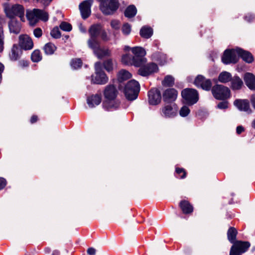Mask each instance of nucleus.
<instances>
[{"label":"nucleus","mask_w":255,"mask_h":255,"mask_svg":"<svg viewBox=\"0 0 255 255\" xmlns=\"http://www.w3.org/2000/svg\"><path fill=\"white\" fill-rule=\"evenodd\" d=\"M119 92L116 86L110 84L105 87L103 91L104 98H117Z\"/></svg>","instance_id":"obj_17"},{"label":"nucleus","mask_w":255,"mask_h":255,"mask_svg":"<svg viewBox=\"0 0 255 255\" xmlns=\"http://www.w3.org/2000/svg\"><path fill=\"white\" fill-rule=\"evenodd\" d=\"M20 55V50L16 45H13L11 48V52L9 54V57L11 60L15 61L17 60Z\"/></svg>","instance_id":"obj_33"},{"label":"nucleus","mask_w":255,"mask_h":255,"mask_svg":"<svg viewBox=\"0 0 255 255\" xmlns=\"http://www.w3.org/2000/svg\"><path fill=\"white\" fill-rule=\"evenodd\" d=\"M56 46L51 42H48L43 46V50L46 55H52L56 50Z\"/></svg>","instance_id":"obj_30"},{"label":"nucleus","mask_w":255,"mask_h":255,"mask_svg":"<svg viewBox=\"0 0 255 255\" xmlns=\"http://www.w3.org/2000/svg\"><path fill=\"white\" fill-rule=\"evenodd\" d=\"M237 49L238 58L241 57L244 61L249 63L253 61V56L251 53L239 48H237Z\"/></svg>","instance_id":"obj_24"},{"label":"nucleus","mask_w":255,"mask_h":255,"mask_svg":"<svg viewBox=\"0 0 255 255\" xmlns=\"http://www.w3.org/2000/svg\"><path fill=\"white\" fill-rule=\"evenodd\" d=\"M181 95L189 105H192L197 103L199 100L198 93L195 89H185L182 91Z\"/></svg>","instance_id":"obj_7"},{"label":"nucleus","mask_w":255,"mask_h":255,"mask_svg":"<svg viewBox=\"0 0 255 255\" xmlns=\"http://www.w3.org/2000/svg\"><path fill=\"white\" fill-rule=\"evenodd\" d=\"M217 108L220 109H226L228 108V102L227 101L220 102L217 105Z\"/></svg>","instance_id":"obj_50"},{"label":"nucleus","mask_w":255,"mask_h":255,"mask_svg":"<svg viewBox=\"0 0 255 255\" xmlns=\"http://www.w3.org/2000/svg\"><path fill=\"white\" fill-rule=\"evenodd\" d=\"M38 120V117L36 115H33L31 116L30 119V122L31 124H33L35 123Z\"/></svg>","instance_id":"obj_53"},{"label":"nucleus","mask_w":255,"mask_h":255,"mask_svg":"<svg viewBox=\"0 0 255 255\" xmlns=\"http://www.w3.org/2000/svg\"><path fill=\"white\" fill-rule=\"evenodd\" d=\"M51 36L54 38H58L61 36L60 32L57 27H54L50 32Z\"/></svg>","instance_id":"obj_47"},{"label":"nucleus","mask_w":255,"mask_h":255,"mask_svg":"<svg viewBox=\"0 0 255 255\" xmlns=\"http://www.w3.org/2000/svg\"><path fill=\"white\" fill-rule=\"evenodd\" d=\"M4 35L3 27L0 26V53L3 51L4 48Z\"/></svg>","instance_id":"obj_43"},{"label":"nucleus","mask_w":255,"mask_h":255,"mask_svg":"<svg viewBox=\"0 0 255 255\" xmlns=\"http://www.w3.org/2000/svg\"><path fill=\"white\" fill-rule=\"evenodd\" d=\"M161 57L162 60L161 62H160V64L161 65H163L164 63H165L166 62V58L165 56L163 54H162L161 55Z\"/></svg>","instance_id":"obj_60"},{"label":"nucleus","mask_w":255,"mask_h":255,"mask_svg":"<svg viewBox=\"0 0 255 255\" xmlns=\"http://www.w3.org/2000/svg\"><path fill=\"white\" fill-rule=\"evenodd\" d=\"M94 53L99 59H102L105 57H110L112 55V51L110 49L108 48H102L100 46Z\"/></svg>","instance_id":"obj_25"},{"label":"nucleus","mask_w":255,"mask_h":255,"mask_svg":"<svg viewBox=\"0 0 255 255\" xmlns=\"http://www.w3.org/2000/svg\"><path fill=\"white\" fill-rule=\"evenodd\" d=\"M18 44L21 49L24 50H31L34 46L32 38L27 34H21L19 36Z\"/></svg>","instance_id":"obj_10"},{"label":"nucleus","mask_w":255,"mask_h":255,"mask_svg":"<svg viewBox=\"0 0 255 255\" xmlns=\"http://www.w3.org/2000/svg\"><path fill=\"white\" fill-rule=\"evenodd\" d=\"M101 39L104 42H107L111 39L110 35L103 28L100 34Z\"/></svg>","instance_id":"obj_45"},{"label":"nucleus","mask_w":255,"mask_h":255,"mask_svg":"<svg viewBox=\"0 0 255 255\" xmlns=\"http://www.w3.org/2000/svg\"><path fill=\"white\" fill-rule=\"evenodd\" d=\"M140 86L138 82L134 80H130L125 86V96L128 100H134L137 98Z\"/></svg>","instance_id":"obj_2"},{"label":"nucleus","mask_w":255,"mask_h":255,"mask_svg":"<svg viewBox=\"0 0 255 255\" xmlns=\"http://www.w3.org/2000/svg\"><path fill=\"white\" fill-rule=\"evenodd\" d=\"M243 85L242 79L238 76H234L231 80V88L234 90L240 89Z\"/></svg>","instance_id":"obj_28"},{"label":"nucleus","mask_w":255,"mask_h":255,"mask_svg":"<svg viewBox=\"0 0 255 255\" xmlns=\"http://www.w3.org/2000/svg\"><path fill=\"white\" fill-rule=\"evenodd\" d=\"M93 0H86L83 1L79 5V9L83 19H86L91 14V7L92 6Z\"/></svg>","instance_id":"obj_15"},{"label":"nucleus","mask_w":255,"mask_h":255,"mask_svg":"<svg viewBox=\"0 0 255 255\" xmlns=\"http://www.w3.org/2000/svg\"><path fill=\"white\" fill-rule=\"evenodd\" d=\"M251 102L253 107L255 109V94L253 95L251 97Z\"/></svg>","instance_id":"obj_59"},{"label":"nucleus","mask_w":255,"mask_h":255,"mask_svg":"<svg viewBox=\"0 0 255 255\" xmlns=\"http://www.w3.org/2000/svg\"><path fill=\"white\" fill-rule=\"evenodd\" d=\"M152 29L149 27L144 26L141 28L140 31V34L141 37L144 38H148L152 35Z\"/></svg>","instance_id":"obj_36"},{"label":"nucleus","mask_w":255,"mask_h":255,"mask_svg":"<svg viewBox=\"0 0 255 255\" xmlns=\"http://www.w3.org/2000/svg\"><path fill=\"white\" fill-rule=\"evenodd\" d=\"M131 76V74L126 70H120L118 74V79L119 82H122L125 80L129 79Z\"/></svg>","instance_id":"obj_34"},{"label":"nucleus","mask_w":255,"mask_h":255,"mask_svg":"<svg viewBox=\"0 0 255 255\" xmlns=\"http://www.w3.org/2000/svg\"><path fill=\"white\" fill-rule=\"evenodd\" d=\"M244 79L246 85L250 89L255 90V75L251 73H247L244 75Z\"/></svg>","instance_id":"obj_22"},{"label":"nucleus","mask_w":255,"mask_h":255,"mask_svg":"<svg viewBox=\"0 0 255 255\" xmlns=\"http://www.w3.org/2000/svg\"><path fill=\"white\" fill-rule=\"evenodd\" d=\"M88 45L94 52L100 46L97 38L90 37L87 41Z\"/></svg>","instance_id":"obj_29"},{"label":"nucleus","mask_w":255,"mask_h":255,"mask_svg":"<svg viewBox=\"0 0 255 255\" xmlns=\"http://www.w3.org/2000/svg\"><path fill=\"white\" fill-rule=\"evenodd\" d=\"M119 3L117 0H106L100 5V8L106 15L113 14L118 8Z\"/></svg>","instance_id":"obj_6"},{"label":"nucleus","mask_w":255,"mask_h":255,"mask_svg":"<svg viewBox=\"0 0 255 255\" xmlns=\"http://www.w3.org/2000/svg\"><path fill=\"white\" fill-rule=\"evenodd\" d=\"M245 128L241 126H238L236 128V132L238 134H241L242 132L244 131Z\"/></svg>","instance_id":"obj_54"},{"label":"nucleus","mask_w":255,"mask_h":255,"mask_svg":"<svg viewBox=\"0 0 255 255\" xmlns=\"http://www.w3.org/2000/svg\"><path fill=\"white\" fill-rule=\"evenodd\" d=\"M95 75L92 76V81L97 84L104 85L108 81V78L102 70L101 63L99 62L95 64Z\"/></svg>","instance_id":"obj_5"},{"label":"nucleus","mask_w":255,"mask_h":255,"mask_svg":"<svg viewBox=\"0 0 255 255\" xmlns=\"http://www.w3.org/2000/svg\"><path fill=\"white\" fill-rule=\"evenodd\" d=\"M162 84L165 87H171L174 84V79L172 76L167 75L162 81Z\"/></svg>","instance_id":"obj_39"},{"label":"nucleus","mask_w":255,"mask_h":255,"mask_svg":"<svg viewBox=\"0 0 255 255\" xmlns=\"http://www.w3.org/2000/svg\"><path fill=\"white\" fill-rule=\"evenodd\" d=\"M11 19L8 24V27L10 32H12L15 34L19 33L21 29L20 24L14 19Z\"/></svg>","instance_id":"obj_26"},{"label":"nucleus","mask_w":255,"mask_h":255,"mask_svg":"<svg viewBox=\"0 0 255 255\" xmlns=\"http://www.w3.org/2000/svg\"><path fill=\"white\" fill-rule=\"evenodd\" d=\"M6 184V180L2 177H0V190L2 189L5 186Z\"/></svg>","instance_id":"obj_52"},{"label":"nucleus","mask_w":255,"mask_h":255,"mask_svg":"<svg viewBox=\"0 0 255 255\" xmlns=\"http://www.w3.org/2000/svg\"><path fill=\"white\" fill-rule=\"evenodd\" d=\"M180 206L184 214H189L193 212V208L188 201H181Z\"/></svg>","instance_id":"obj_27"},{"label":"nucleus","mask_w":255,"mask_h":255,"mask_svg":"<svg viewBox=\"0 0 255 255\" xmlns=\"http://www.w3.org/2000/svg\"><path fill=\"white\" fill-rule=\"evenodd\" d=\"M250 16V17H251V18L252 19H253V18H254V17H253L252 16H251H251Z\"/></svg>","instance_id":"obj_64"},{"label":"nucleus","mask_w":255,"mask_h":255,"mask_svg":"<svg viewBox=\"0 0 255 255\" xmlns=\"http://www.w3.org/2000/svg\"><path fill=\"white\" fill-rule=\"evenodd\" d=\"M19 64L21 67H27L28 66V62L25 60L20 61Z\"/></svg>","instance_id":"obj_57"},{"label":"nucleus","mask_w":255,"mask_h":255,"mask_svg":"<svg viewBox=\"0 0 255 255\" xmlns=\"http://www.w3.org/2000/svg\"><path fill=\"white\" fill-rule=\"evenodd\" d=\"M103 27L100 24H94L92 25L88 30L90 37H96L100 34Z\"/></svg>","instance_id":"obj_23"},{"label":"nucleus","mask_w":255,"mask_h":255,"mask_svg":"<svg viewBox=\"0 0 255 255\" xmlns=\"http://www.w3.org/2000/svg\"><path fill=\"white\" fill-rule=\"evenodd\" d=\"M59 27L62 30L64 31H70L72 29V25L70 23L66 22H62L60 24Z\"/></svg>","instance_id":"obj_46"},{"label":"nucleus","mask_w":255,"mask_h":255,"mask_svg":"<svg viewBox=\"0 0 255 255\" xmlns=\"http://www.w3.org/2000/svg\"><path fill=\"white\" fill-rule=\"evenodd\" d=\"M238 60L237 48L226 50L222 57V61L225 64H235Z\"/></svg>","instance_id":"obj_8"},{"label":"nucleus","mask_w":255,"mask_h":255,"mask_svg":"<svg viewBox=\"0 0 255 255\" xmlns=\"http://www.w3.org/2000/svg\"><path fill=\"white\" fill-rule=\"evenodd\" d=\"M34 35L37 37L39 38L42 35V31L40 28H36L33 30Z\"/></svg>","instance_id":"obj_51"},{"label":"nucleus","mask_w":255,"mask_h":255,"mask_svg":"<svg viewBox=\"0 0 255 255\" xmlns=\"http://www.w3.org/2000/svg\"><path fill=\"white\" fill-rule=\"evenodd\" d=\"M194 84L196 87L201 88L206 91L211 89L212 83L210 79H206L202 75H199L195 79Z\"/></svg>","instance_id":"obj_12"},{"label":"nucleus","mask_w":255,"mask_h":255,"mask_svg":"<svg viewBox=\"0 0 255 255\" xmlns=\"http://www.w3.org/2000/svg\"><path fill=\"white\" fill-rule=\"evenodd\" d=\"M112 27L118 29L119 27V22L118 21H112L111 23Z\"/></svg>","instance_id":"obj_55"},{"label":"nucleus","mask_w":255,"mask_h":255,"mask_svg":"<svg viewBox=\"0 0 255 255\" xmlns=\"http://www.w3.org/2000/svg\"><path fill=\"white\" fill-rule=\"evenodd\" d=\"M237 235V230L234 227H230L227 232L228 239L231 243H233L236 240Z\"/></svg>","instance_id":"obj_37"},{"label":"nucleus","mask_w":255,"mask_h":255,"mask_svg":"<svg viewBox=\"0 0 255 255\" xmlns=\"http://www.w3.org/2000/svg\"><path fill=\"white\" fill-rule=\"evenodd\" d=\"M136 59L134 56L127 53L123 55L122 57V62L128 65H134L136 67H139V63L140 61H136Z\"/></svg>","instance_id":"obj_20"},{"label":"nucleus","mask_w":255,"mask_h":255,"mask_svg":"<svg viewBox=\"0 0 255 255\" xmlns=\"http://www.w3.org/2000/svg\"><path fill=\"white\" fill-rule=\"evenodd\" d=\"M82 62L80 58L73 59L71 61V66L74 69H77L82 66Z\"/></svg>","instance_id":"obj_40"},{"label":"nucleus","mask_w":255,"mask_h":255,"mask_svg":"<svg viewBox=\"0 0 255 255\" xmlns=\"http://www.w3.org/2000/svg\"><path fill=\"white\" fill-rule=\"evenodd\" d=\"M102 101V97L100 94L93 95L87 99V102L90 108H94L96 106L99 105Z\"/></svg>","instance_id":"obj_21"},{"label":"nucleus","mask_w":255,"mask_h":255,"mask_svg":"<svg viewBox=\"0 0 255 255\" xmlns=\"http://www.w3.org/2000/svg\"><path fill=\"white\" fill-rule=\"evenodd\" d=\"M130 49L131 50V48H130V47L128 46H126L124 48V50L126 51H129Z\"/></svg>","instance_id":"obj_61"},{"label":"nucleus","mask_w":255,"mask_h":255,"mask_svg":"<svg viewBox=\"0 0 255 255\" xmlns=\"http://www.w3.org/2000/svg\"><path fill=\"white\" fill-rule=\"evenodd\" d=\"M131 31V26L128 23H125L124 24L122 27V31L125 35L129 34Z\"/></svg>","instance_id":"obj_48"},{"label":"nucleus","mask_w":255,"mask_h":255,"mask_svg":"<svg viewBox=\"0 0 255 255\" xmlns=\"http://www.w3.org/2000/svg\"><path fill=\"white\" fill-rule=\"evenodd\" d=\"M190 110L186 106H183L179 111V115L182 117H187L190 113Z\"/></svg>","instance_id":"obj_44"},{"label":"nucleus","mask_w":255,"mask_h":255,"mask_svg":"<svg viewBox=\"0 0 255 255\" xmlns=\"http://www.w3.org/2000/svg\"><path fill=\"white\" fill-rule=\"evenodd\" d=\"M178 92L174 89H168L163 93V99L164 102L174 101L177 97Z\"/></svg>","instance_id":"obj_19"},{"label":"nucleus","mask_w":255,"mask_h":255,"mask_svg":"<svg viewBox=\"0 0 255 255\" xmlns=\"http://www.w3.org/2000/svg\"><path fill=\"white\" fill-rule=\"evenodd\" d=\"M137 12V9L135 6L133 5L128 6L125 11V16L128 18H131L134 17Z\"/></svg>","instance_id":"obj_35"},{"label":"nucleus","mask_w":255,"mask_h":255,"mask_svg":"<svg viewBox=\"0 0 255 255\" xmlns=\"http://www.w3.org/2000/svg\"><path fill=\"white\" fill-rule=\"evenodd\" d=\"M158 71L157 65L154 63H150L145 65L140 66L138 70L139 75L142 76H147Z\"/></svg>","instance_id":"obj_11"},{"label":"nucleus","mask_w":255,"mask_h":255,"mask_svg":"<svg viewBox=\"0 0 255 255\" xmlns=\"http://www.w3.org/2000/svg\"><path fill=\"white\" fill-rule=\"evenodd\" d=\"M42 58V54L39 50H35L31 53V60L34 62H38L41 61Z\"/></svg>","instance_id":"obj_38"},{"label":"nucleus","mask_w":255,"mask_h":255,"mask_svg":"<svg viewBox=\"0 0 255 255\" xmlns=\"http://www.w3.org/2000/svg\"><path fill=\"white\" fill-rule=\"evenodd\" d=\"M105 69L108 72L113 69V63L112 59H108L105 60L103 63Z\"/></svg>","instance_id":"obj_41"},{"label":"nucleus","mask_w":255,"mask_h":255,"mask_svg":"<svg viewBox=\"0 0 255 255\" xmlns=\"http://www.w3.org/2000/svg\"><path fill=\"white\" fill-rule=\"evenodd\" d=\"M120 105V101L117 98H104L102 104L103 108L108 111L118 109Z\"/></svg>","instance_id":"obj_13"},{"label":"nucleus","mask_w":255,"mask_h":255,"mask_svg":"<svg viewBox=\"0 0 255 255\" xmlns=\"http://www.w3.org/2000/svg\"><path fill=\"white\" fill-rule=\"evenodd\" d=\"M161 93L158 89H151L148 92V101L150 105H157L161 102Z\"/></svg>","instance_id":"obj_16"},{"label":"nucleus","mask_w":255,"mask_h":255,"mask_svg":"<svg viewBox=\"0 0 255 255\" xmlns=\"http://www.w3.org/2000/svg\"><path fill=\"white\" fill-rule=\"evenodd\" d=\"M26 16L31 25H34L39 19L45 21L48 19V14L46 12L36 8L32 10H27Z\"/></svg>","instance_id":"obj_3"},{"label":"nucleus","mask_w":255,"mask_h":255,"mask_svg":"<svg viewBox=\"0 0 255 255\" xmlns=\"http://www.w3.org/2000/svg\"><path fill=\"white\" fill-rule=\"evenodd\" d=\"M252 127L253 128L255 129V119L252 122Z\"/></svg>","instance_id":"obj_62"},{"label":"nucleus","mask_w":255,"mask_h":255,"mask_svg":"<svg viewBox=\"0 0 255 255\" xmlns=\"http://www.w3.org/2000/svg\"><path fill=\"white\" fill-rule=\"evenodd\" d=\"M161 115L165 118L175 117L178 113V107L174 103L165 104L160 110Z\"/></svg>","instance_id":"obj_9"},{"label":"nucleus","mask_w":255,"mask_h":255,"mask_svg":"<svg viewBox=\"0 0 255 255\" xmlns=\"http://www.w3.org/2000/svg\"><path fill=\"white\" fill-rule=\"evenodd\" d=\"M3 7L6 16L9 18L13 19L17 16L21 20L24 21V8L22 5L5 3L3 4Z\"/></svg>","instance_id":"obj_1"},{"label":"nucleus","mask_w":255,"mask_h":255,"mask_svg":"<svg viewBox=\"0 0 255 255\" xmlns=\"http://www.w3.org/2000/svg\"><path fill=\"white\" fill-rule=\"evenodd\" d=\"M242 254L239 250L233 245L230 250V255H241Z\"/></svg>","instance_id":"obj_49"},{"label":"nucleus","mask_w":255,"mask_h":255,"mask_svg":"<svg viewBox=\"0 0 255 255\" xmlns=\"http://www.w3.org/2000/svg\"><path fill=\"white\" fill-rule=\"evenodd\" d=\"M248 17H249L248 16H246L245 17V18H246V19H247V20L250 21V19H248Z\"/></svg>","instance_id":"obj_63"},{"label":"nucleus","mask_w":255,"mask_h":255,"mask_svg":"<svg viewBox=\"0 0 255 255\" xmlns=\"http://www.w3.org/2000/svg\"><path fill=\"white\" fill-rule=\"evenodd\" d=\"M232 75L229 72L224 71L221 72L218 76V81L221 83H226L231 81Z\"/></svg>","instance_id":"obj_31"},{"label":"nucleus","mask_w":255,"mask_h":255,"mask_svg":"<svg viewBox=\"0 0 255 255\" xmlns=\"http://www.w3.org/2000/svg\"><path fill=\"white\" fill-rule=\"evenodd\" d=\"M175 172L180 179H184L186 177L187 172L183 168L176 167Z\"/></svg>","instance_id":"obj_42"},{"label":"nucleus","mask_w":255,"mask_h":255,"mask_svg":"<svg viewBox=\"0 0 255 255\" xmlns=\"http://www.w3.org/2000/svg\"><path fill=\"white\" fill-rule=\"evenodd\" d=\"M87 253L89 255H95L96 253V250L94 248H90L87 250Z\"/></svg>","instance_id":"obj_56"},{"label":"nucleus","mask_w":255,"mask_h":255,"mask_svg":"<svg viewBox=\"0 0 255 255\" xmlns=\"http://www.w3.org/2000/svg\"><path fill=\"white\" fill-rule=\"evenodd\" d=\"M234 105L240 111H244L248 114L252 113L249 102L247 100H236L234 101Z\"/></svg>","instance_id":"obj_18"},{"label":"nucleus","mask_w":255,"mask_h":255,"mask_svg":"<svg viewBox=\"0 0 255 255\" xmlns=\"http://www.w3.org/2000/svg\"><path fill=\"white\" fill-rule=\"evenodd\" d=\"M241 254L245 253L250 246V244L248 242H237L234 245Z\"/></svg>","instance_id":"obj_32"},{"label":"nucleus","mask_w":255,"mask_h":255,"mask_svg":"<svg viewBox=\"0 0 255 255\" xmlns=\"http://www.w3.org/2000/svg\"><path fill=\"white\" fill-rule=\"evenodd\" d=\"M52 0H42L41 3L45 6H47L52 1Z\"/></svg>","instance_id":"obj_58"},{"label":"nucleus","mask_w":255,"mask_h":255,"mask_svg":"<svg viewBox=\"0 0 255 255\" xmlns=\"http://www.w3.org/2000/svg\"><path fill=\"white\" fill-rule=\"evenodd\" d=\"M211 91L213 97L218 100H225L231 96L229 88L223 85H215L212 88Z\"/></svg>","instance_id":"obj_4"},{"label":"nucleus","mask_w":255,"mask_h":255,"mask_svg":"<svg viewBox=\"0 0 255 255\" xmlns=\"http://www.w3.org/2000/svg\"><path fill=\"white\" fill-rule=\"evenodd\" d=\"M131 52L134 55V57L136 59V61H140L139 67L144 64L146 62V59L144 58L146 55L145 50L141 47H134L131 48Z\"/></svg>","instance_id":"obj_14"}]
</instances>
